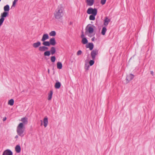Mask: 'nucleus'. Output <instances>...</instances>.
Segmentation results:
<instances>
[{
	"mask_svg": "<svg viewBox=\"0 0 155 155\" xmlns=\"http://www.w3.org/2000/svg\"><path fill=\"white\" fill-rule=\"evenodd\" d=\"M54 16L57 19H61L63 16L64 13L63 8L61 6H59L54 13Z\"/></svg>",
	"mask_w": 155,
	"mask_h": 155,
	"instance_id": "nucleus-1",
	"label": "nucleus"
},
{
	"mask_svg": "<svg viewBox=\"0 0 155 155\" xmlns=\"http://www.w3.org/2000/svg\"><path fill=\"white\" fill-rule=\"evenodd\" d=\"M25 129V127L23 125V124L20 123L18 126L16 131L18 134L21 137H23L24 135V132Z\"/></svg>",
	"mask_w": 155,
	"mask_h": 155,
	"instance_id": "nucleus-2",
	"label": "nucleus"
},
{
	"mask_svg": "<svg viewBox=\"0 0 155 155\" xmlns=\"http://www.w3.org/2000/svg\"><path fill=\"white\" fill-rule=\"evenodd\" d=\"M85 34L88 35L90 37H92L94 34H93L94 32V29L93 27L90 25H88L85 28Z\"/></svg>",
	"mask_w": 155,
	"mask_h": 155,
	"instance_id": "nucleus-3",
	"label": "nucleus"
},
{
	"mask_svg": "<svg viewBox=\"0 0 155 155\" xmlns=\"http://www.w3.org/2000/svg\"><path fill=\"white\" fill-rule=\"evenodd\" d=\"M56 52V49L54 47H52L51 48L50 51H47L44 53L45 56H49L51 54L53 55L55 54Z\"/></svg>",
	"mask_w": 155,
	"mask_h": 155,
	"instance_id": "nucleus-4",
	"label": "nucleus"
},
{
	"mask_svg": "<svg viewBox=\"0 0 155 155\" xmlns=\"http://www.w3.org/2000/svg\"><path fill=\"white\" fill-rule=\"evenodd\" d=\"M87 13L88 14H91V15H96L97 13V10L96 8L93 9L90 8L88 9Z\"/></svg>",
	"mask_w": 155,
	"mask_h": 155,
	"instance_id": "nucleus-5",
	"label": "nucleus"
},
{
	"mask_svg": "<svg viewBox=\"0 0 155 155\" xmlns=\"http://www.w3.org/2000/svg\"><path fill=\"white\" fill-rule=\"evenodd\" d=\"M98 54V50L95 49L92 51L91 53V56L93 60L95 59L96 56Z\"/></svg>",
	"mask_w": 155,
	"mask_h": 155,
	"instance_id": "nucleus-6",
	"label": "nucleus"
},
{
	"mask_svg": "<svg viewBox=\"0 0 155 155\" xmlns=\"http://www.w3.org/2000/svg\"><path fill=\"white\" fill-rule=\"evenodd\" d=\"M2 155H13V153L10 150L7 149L3 152Z\"/></svg>",
	"mask_w": 155,
	"mask_h": 155,
	"instance_id": "nucleus-7",
	"label": "nucleus"
},
{
	"mask_svg": "<svg viewBox=\"0 0 155 155\" xmlns=\"http://www.w3.org/2000/svg\"><path fill=\"white\" fill-rule=\"evenodd\" d=\"M48 49V48L44 46H41L38 48L39 51L41 52L45 51L47 50Z\"/></svg>",
	"mask_w": 155,
	"mask_h": 155,
	"instance_id": "nucleus-8",
	"label": "nucleus"
},
{
	"mask_svg": "<svg viewBox=\"0 0 155 155\" xmlns=\"http://www.w3.org/2000/svg\"><path fill=\"white\" fill-rule=\"evenodd\" d=\"M49 37L48 35L47 34H44L42 36V37L41 40L42 41H45L46 40L48 39Z\"/></svg>",
	"mask_w": 155,
	"mask_h": 155,
	"instance_id": "nucleus-9",
	"label": "nucleus"
},
{
	"mask_svg": "<svg viewBox=\"0 0 155 155\" xmlns=\"http://www.w3.org/2000/svg\"><path fill=\"white\" fill-rule=\"evenodd\" d=\"M43 125L45 127H46L48 124V118L47 117H44L43 119Z\"/></svg>",
	"mask_w": 155,
	"mask_h": 155,
	"instance_id": "nucleus-10",
	"label": "nucleus"
},
{
	"mask_svg": "<svg viewBox=\"0 0 155 155\" xmlns=\"http://www.w3.org/2000/svg\"><path fill=\"white\" fill-rule=\"evenodd\" d=\"M21 121H22V122L21 123L23 124L24 126L25 125L28 123V119L26 117H24L21 118Z\"/></svg>",
	"mask_w": 155,
	"mask_h": 155,
	"instance_id": "nucleus-11",
	"label": "nucleus"
},
{
	"mask_svg": "<svg viewBox=\"0 0 155 155\" xmlns=\"http://www.w3.org/2000/svg\"><path fill=\"white\" fill-rule=\"evenodd\" d=\"M49 42L50 43V45H52L54 46L56 44V42L54 38H51L49 40Z\"/></svg>",
	"mask_w": 155,
	"mask_h": 155,
	"instance_id": "nucleus-12",
	"label": "nucleus"
},
{
	"mask_svg": "<svg viewBox=\"0 0 155 155\" xmlns=\"http://www.w3.org/2000/svg\"><path fill=\"white\" fill-rule=\"evenodd\" d=\"M134 78V75L132 74H130L127 76L126 80L128 81H129L133 79Z\"/></svg>",
	"mask_w": 155,
	"mask_h": 155,
	"instance_id": "nucleus-13",
	"label": "nucleus"
},
{
	"mask_svg": "<svg viewBox=\"0 0 155 155\" xmlns=\"http://www.w3.org/2000/svg\"><path fill=\"white\" fill-rule=\"evenodd\" d=\"M41 45V43L40 41H38L35 43L32 44L33 47L35 48H36L40 47Z\"/></svg>",
	"mask_w": 155,
	"mask_h": 155,
	"instance_id": "nucleus-14",
	"label": "nucleus"
},
{
	"mask_svg": "<svg viewBox=\"0 0 155 155\" xmlns=\"http://www.w3.org/2000/svg\"><path fill=\"white\" fill-rule=\"evenodd\" d=\"M94 0H87L86 3L87 5L90 6L92 5L94 3Z\"/></svg>",
	"mask_w": 155,
	"mask_h": 155,
	"instance_id": "nucleus-15",
	"label": "nucleus"
},
{
	"mask_svg": "<svg viewBox=\"0 0 155 155\" xmlns=\"http://www.w3.org/2000/svg\"><path fill=\"white\" fill-rule=\"evenodd\" d=\"M110 21V19H109L107 17H106L104 20V25L105 26H107Z\"/></svg>",
	"mask_w": 155,
	"mask_h": 155,
	"instance_id": "nucleus-16",
	"label": "nucleus"
},
{
	"mask_svg": "<svg viewBox=\"0 0 155 155\" xmlns=\"http://www.w3.org/2000/svg\"><path fill=\"white\" fill-rule=\"evenodd\" d=\"M87 48H89L90 50H92L94 48V45L92 43H89L86 45Z\"/></svg>",
	"mask_w": 155,
	"mask_h": 155,
	"instance_id": "nucleus-17",
	"label": "nucleus"
},
{
	"mask_svg": "<svg viewBox=\"0 0 155 155\" xmlns=\"http://www.w3.org/2000/svg\"><path fill=\"white\" fill-rule=\"evenodd\" d=\"M15 150L17 153H19L20 152L21 148L20 145H18L15 147Z\"/></svg>",
	"mask_w": 155,
	"mask_h": 155,
	"instance_id": "nucleus-18",
	"label": "nucleus"
},
{
	"mask_svg": "<svg viewBox=\"0 0 155 155\" xmlns=\"http://www.w3.org/2000/svg\"><path fill=\"white\" fill-rule=\"evenodd\" d=\"M61 86V83L60 82L57 81L56 82L55 84L54 87L56 89H59L60 87Z\"/></svg>",
	"mask_w": 155,
	"mask_h": 155,
	"instance_id": "nucleus-19",
	"label": "nucleus"
},
{
	"mask_svg": "<svg viewBox=\"0 0 155 155\" xmlns=\"http://www.w3.org/2000/svg\"><path fill=\"white\" fill-rule=\"evenodd\" d=\"M8 13L6 12H4L3 13H2L1 15V18H4L8 16Z\"/></svg>",
	"mask_w": 155,
	"mask_h": 155,
	"instance_id": "nucleus-20",
	"label": "nucleus"
},
{
	"mask_svg": "<svg viewBox=\"0 0 155 155\" xmlns=\"http://www.w3.org/2000/svg\"><path fill=\"white\" fill-rule=\"evenodd\" d=\"M42 43V45L45 46H50V43L48 41H44Z\"/></svg>",
	"mask_w": 155,
	"mask_h": 155,
	"instance_id": "nucleus-21",
	"label": "nucleus"
},
{
	"mask_svg": "<svg viewBox=\"0 0 155 155\" xmlns=\"http://www.w3.org/2000/svg\"><path fill=\"white\" fill-rule=\"evenodd\" d=\"M107 29L106 27H103L102 29L101 34L102 35H104L107 31Z\"/></svg>",
	"mask_w": 155,
	"mask_h": 155,
	"instance_id": "nucleus-22",
	"label": "nucleus"
},
{
	"mask_svg": "<svg viewBox=\"0 0 155 155\" xmlns=\"http://www.w3.org/2000/svg\"><path fill=\"white\" fill-rule=\"evenodd\" d=\"M89 65L87 62L85 61L84 68L86 70H88L89 69Z\"/></svg>",
	"mask_w": 155,
	"mask_h": 155,
	"instance_id": "nucleus-23",
	"label": "nucleus"
},
{
	"mask_svg": "<svg viewBox=\"0 0 155 155\" xmlns=\"http://www.w3.org/2000/svg\"><path fill=\"white\" fill-rule=\"evenodd\" d=\"M62 63L60 62H58L57 63V68L58 69H61L62 68Z\"/></svg>",
	"mask_w": 155,
	"mask_h": 155,
	"instance_id": "nucleus-24",
	"label": "nucleus"
},
{
	"mask_svg": "<svg viewBox=\"0 0 155 155\" xmlns=\"http://www.w3.org/2000/svg\"><path fill=\"white\" fill-rule=\"evenodd\" d=\"M81 42L83 44H85L87 43L88 41L86 38H83L82 39Z\"/></svg>",
	"mask_w": 155,
	"mask_h": 155,
	"instance_id": "nucleus-25",
	"label": "nucleus"
},
{
	"mask_svg": "<svg viewBox=\"0 0 155 155\" xmlns=\"http://www.w3.org/2000/svg\"><path fill=\"white\" fill-rule=\"evenodd\" d=\"M53 94V92L52 91H51L50 93L48 94V100H51Z\"/></svg>",
	"mask_w": 155,
	"mask_h": 155,
	"instance_id": "nucleus-26",
	"label": "nucleus"
},
{
	"mask_svg": "<svg viewBox=\"0 0 155 155\" xmlns=\"http://www.w3.org/2000/svg\"><path fill=\"white\" fill-rule=\"evenodd\" d=\"M4 9L5 12H8L9 10V7L8 5L5 6L4 8Z\"/></svg>",
	"mask_w": 155,
	"mask_h": 155,
	"instance_id": "nucleus-27",
	"label": "nucleus"
},
{
	"mask_svg": "<svg viewBox=\"0 0 155 155\" xmlns=\"http://www.w3.org/2000/svg\"><path fill=\"white\" fill-rule=\"evenodd\" d=\"M14 100L13 99H11L8 101V104L11 106H12L14 104Z\"/></svg>",
	"mask_w": 155,
	"mask_h": 155,
	"instance_id": "nucleus-28",
	"label": "nucleus"
},
{
	"mask_svg": "<svg viewBox=\"0 0 155 155\" xmlns=\"http://www.w3.org/2000/svg\"><path fill=\"white\" fill-rule=\"evenodd\" d=\"M96 15H91L89 16V19L91 20H94L95 19V16Z\"/></svg>",
	"mask_w": 155,
	"mask_h": 155,
	"instance_id": "nucleus-29",
	"label": "nucleus"
},
{
	"mask_svg": "<svg viewBox=\"0 0 155 155\" xmlns=\"http://www.w3.org/2000/svg\"><path fill=\"white\" fill-rule=\"evenodd\" d=\"M49 34L50 36H54L56 35V33L54 31H52L49 33Z\"/></svg>",
	"mask_w": 155,
	"mask_h": 155,
	"instance_id": "nucleus-30",
	"label": "nucleus"
},
{
	"mask_svg": "<svg viewBox=\"0 0 155 155\" xmlns=\"http://www.w3.org/2000/svg\"><path fill=\"white\" fill-rule=\"evenodd\" d=\"M56 60L55 57L54 56H52L51 58V60L52 62H54Z\"/></svg>",
	"mask_w": 155,
	"mask_h": 155,
	"instance_id": "nucleus-31",
	"label": "nucleus"
},
{
	"mask_svg": "<svg viewBox=\"0 0 155 155\" xmlns=\"http://www.w3.org/2000/svg\"><path fill=\"white\" fill-rule=\"evenodd\" d=\"M5 20L4 18H1L0 19V26H1L2 24Z\"/></svg>",
	"mask_w": 155,
	"mask_h": 155,
	"instance_id": "nucleus-32",
	"label": "nucleus"
},
{
	"mask_svg": "<svg viewBox=\"0 0 155 155\" xmlns=\"http://www.w3.org/2000/svg\"><path fill=\"white\" fill-rule=\"evenodd\" d=\"M94 61L93 60H91L89 61V64L91 66H92L94 64Z\"/></svg>",
	"mask_w": 155,
	"mask_h": 155,
	"instance_id": "nucleus-33",
	"label": "nucleus"
},
{
	"mask_svg": "<svg viewBox=\"0 0 155 155\" xmlns=\"http://www.w3.org/2000/svg\"><path fill=\"white\" fill-rule=\"evenodd\" d=\"M82 53V51L81 50H79L77 53V55L78 56L81 55Z\"/></svg>",
	"mask_w": 155,
	"mask_h": 155,
	"instance_id": "nucleus-34",
	"label": "nucleus"
},
{
	"mask_svg": "<svg viewBox=\"0 0 155 155\" xmlns=\"http://www.w3.org/2000/svg\"><path fill=\"white\" fill-rule=\"evenodd\" d=\"M106 2V0H101V3L102 5H104L105 4Z\"/></svg>",
	"mask_w": 155,
	"mask_h": 155,
	"instance_id": "nucleus-35",
	"label": "nucleus"
},
{
	"mask_svg": "<svg viewBox=\"0 0 155 155\" xmlns=\"http://www.w3.org/2000/svg\"><path fill=\"white\" fill-rule=\"evenodd\" d=\"M150 73L151 74L153 75V71H150Z\"/></svg>",
	"mask_w": 155,
	"mask_h": 155,
	"instance_id": "nucleus-36",
	"label": "nucleus"
},
{
	"mask_svg": "<svg viewBox=\"0 0 155 155\" xmlns=\"http://www.w3.org/2000/svg\"><path fill=\"white\" fill-rule=\"evenodd\" d=\"M95 37H93V38H91V40H92V41H94V40H95Z\"/></svg>",
	"mask_w": 155,
	"mask_h": 155,
	"instance_id": "nucleus-37",
	"label": "nucleus"
},
{
	"mask_svg": "<svg viewBox=\"0 0 155 155\" xmlns=\"http://www.w3.org/2000/svg\"><path fill=\"white\" fill-rule=\"evenodd\" d=\"M40 121L41 122V126L43 124V121L42 120H40Z\"/></svg>",
	"mask_w": 155,
	"mask_h": 155,
	"instance_id": "nucleus-38",
	"label": "nucleus"
},
{
	"mask_svg": "<svg viewBox=\"0 0 155 155\" xmlns=\"http://www.w3.org/2000/svg\"><path fill=\"white\" fill-rule=\"evenodd\" d=\"M81 38H84V34H83L81 35Z\"/></svg>",
	"mask_w": 155,
	"mask_h": 155,
	"instance_id": "nucleus-39",
	"label": "nucleus"
},
{
	"mask_svg": "<svg viewBox=\"0 0 155 155\" xmlns=\"http://www.w3.org/2000/svg\"><path fill=\"white\" fill-rule=\"evenodd\" d=\"M6 119V117H5L4 118H3V121H5Z\"/></svg>",
	"mask_w": 155,
	"mask_h": 155,
	"instance_id": "nucleus-40",
	"label": "nucleus"
},
{
	"mask_svg": "<svg viewBox=\"0 0 155 155\" xmlns=\"http://www.w3.org/2000/svg\"><path fill=\"white\" fill-rule=\"evenodd\" d=\"M18 135H16L15 137V138H18Z\"/></svg>",
	"mask_w": 155,
	"mask_h": 155,
	"instance_id": "nucleus-41",
	"label": "nucleus"
},
{
	"mask_svg": "<svg viewBox=\"0 0 155 155\" xmlns=\"http://www.w3.org/2000/svg\"><path fill=\"white\" fill-rule=\"evenodd\" d=\"M48 73H49V69H48Z\"/></svg>",
	"mask_w": 155,
	"mask_h": 155,
	"instance_id": "nucleus-42",
	"label": "nucleus"
},
{
	"mask_svg": "<svg viewBox=\"0 0 155 155\" xmlns=\"http://www.w3.org/2000/svg\"><path fill=\"white\" fill-rule=\"evenodd\" d=\"M1 0H0V2L1 1Z\"/></svg>",
	"mask_w": 155,
	"mask_h": 155,
	"instance_id": "nucleus-43",
	"label": "nucleus"
}]
</instances>
